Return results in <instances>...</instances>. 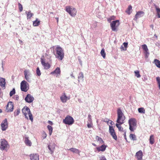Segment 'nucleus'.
Instances as JSON below:
<instances>
[{"label": "nucleus", "mask_w": 160, "mask_h": 160, "mask_svg": "<svg viewBox=\"0 0 160 160\" xmlns=\"http://www.w3.org/2000/svg\"><path fill=\"white\" fill-rule=\"evenodd\" d=\"M48 122L51 125H52V122L50 121H48Z\"/></svg>", "instance_id": "53"}, {"label": "nucleus", "mask_w": 160, "mask_h": 160, "mask_svg": "<svg viewBox=\"0 0 160 160\" xmlns=\"http://www.w3.org/2000/svg\"><path fill=\"white\" fill-rule=\"evenodd\" d=\"M132 9V7L130 5L128 6V9L126 11V12L128 14H130L131 13L130 11Z\"/></svg>", "instance_id": "42"}, {"label": "nucleus", "mask_w": 160, "mask_h": 160, "mask_svg": "<svg viewBox=\"0 0 160 160\" xmlns=\"http://www.w3.org/2000/svg\"><path fill=\"white\" fill-rule=\"evenodd\" d=\"M130 138L133 141L136 140V136L133 134H130L129 136Z\"/></svg>", "instance_id": "36"}, {"label": "nucleus", "mask_w": 160, "mask_h": 160, "mask_svg": "<svg viewBox=\"0 0 160 160\" xmlns=\"http://www.w3.org/2000/svg\"><path fill=\"white\" fill-rule=\"evenodd\" d=\"M144 14V13L143 11L138 12L135 15V17L134 18V20H136L138 18L142 17Z\"/></svg>", "instance_id": "19"}, {"label": "nucleus", "mask_w": 160, "mask_h": 160, "mask_svg": "<svg viewBox=\"0 0 160 160\" xmlns=\"http://www.w3.org/2000/svg\"><path fill=\"white\" fill-rule=\"evenodd\" d=\"M96 140L99 141V142L101 144H103L104 143L103 141L102 140V138L99 137L98 136H96Z\"/></svg>", "instance_id": "35"}, {"label": "nucleus", "mask_w": 160, "mask_h": 160, "mask_svg": "<svg viewBox=\"0 0 160 160\" xmlns=\"http://www.w3.org/2000/svg\"><path fill=\"white\" fill-rule=\"evenodd\" d=\"M60 72L61 70L60 68L58 67H57L54 71L51 73V74H56L57 75L56 76L57 77L58 75H60Z\"/></svg>", "instance_id": "24"}, {"label": "nucleus", "mask_w": 160, "mask_h": 160, "mask_svg": "<svg viewBox=\"0 0 160 160\" xmlns=\"http://www.w3.org/2000/svg\"><path fill=\"white\" fill-rule=\"evenodd\" d=\"M138 111L140 113L144 114L145 113V110L143 108H139Z\"/></svg>", "instance_id": "33"}, {"label": "nucleus", "mask_w": 160, "mask_h": 160, "mask_svg": "<svg viewBox=\"0 0 160 160\" xmlns=\"http://www.w3.org/2000/svg\"><path fill=\"white\" fill-rule=\"evenodd\" d=\"M118 118L117 122L118 123L116 124V126L118 128L119 131L122 130L123 128L120 126V125L122 124L124 122V120L125 119L123 113L120 109L119 108L117 111Z\"/></svg>", "instance_id": "1"}, {"label": "nucleus", "mask_w": 160, "mask_h": 160, "mask_svg": "<svg viewBox=\"0 0 160 160\" xmlns=\"http://www.w3.org/2000/svg\"><path fill=\"white\" fill-rule=\"evenodd\" d=\"M109 132L113 138L115 140L117 139V137L114 130L112 126H109Z\"/></svg>", "instance_id": "13"}, {"label": "nucleus", "mask_w": 160, "mask_h": 160, "mask_svg": "<svg viewBox=\"0 0 160 160\" xmlns=\"http://www.w3.org/2000/svg\"><path fill=\"white\" fill-rule=\"evenodd\" d=\"M158 87H159V89H160V84L158 85Z\"/></svg>", "instance_id": "61"}, {"label": "nucleus", "mask_w": 160, "mask_h": 160, "mask_svg": "<svg viewBox=\"0 0 160 160\" xmlns=\"http://www.w3.org/2000/svg\"><path fill=\"white\" fill-rule=\"evenodd\" d=\"M158 85L160 84V81L158 82Z\"/></svg>", "instance_id": "59"}, {"label": "nucleus", "mask_w": 160, "mask_h": 160, "mask_svg": "<svg viewBox=\"0 0 160 160\" xmlns=\"http://www.w3.org/2000/svg\"><path fill=\"white\" fill-rule=\"evenodd\" d=\"M39 155L37 154H32L30 155L31 160H39Z\"/></svg>", "instance_id": "21"}, {"label": "nucleus", "mask_w": 160, "mask_h": 160, "mask_svg": "<svg viewBox=\"0 0 160 160\" xmlns=\"http://www.w3.org/2000/svg\"><path fill=\"white\" fill-rule=\"evenodd\" d=\"M154 36H155L156 38H157V36L156 34L154 35Z\"/></svg>", "instance_id": "63"}, {"label": "nucleus", "mask_w": 160, "mask_h": 160, "mask_svg": "<svg viewBox=\"0 0 160 160\" xmlns=\"http://www.w3.org/2000/svg\"><path fill=\"white\" fill-rule=\"evenodd\" d=\"M115 17L113 16H111L110 18L108 19V21L109 22H111L112 20H114L115 19Z\"/></svg>", "instance_id": "45"}, {"label": "nucleus", "mask_w": 160, "mask_h": 160, "mask_svg": "<svg viewBox=\"0 0 160 160\" xmlns=\"http://www.w3.org/2000/svg\"><path fill=\"white\" fill-rule=\"evenodd\" d=\"M156 80L157 82H160V78L159 77H157L156 78Z\"/></svg>", "instance_id": "52"}, {"label": "nucleus", "mask_w": 160, "mask_h": 160, "mask_svg": "<svg viewBox=\"0 0 160 160\" xmlns=\"http://www.w3.org/2000/svg\"><path fill=\"white\" fill-rule=\"evenodd\" d=\"M2 69H3V63H2Z\"/></svg>", "instance_id": "62"}, {"label": "nucleus", "mask_w": 160, "mask_h": 160, "mask_svg": "<svg viewBox=\"0 0 160 160\" xmlns=\"http://www.w3.org/2000/svg\"><path fill=\"white\" fill-rule=\"evenodd\" d=\"M8 121L7 119H5L2 122L1 125V129L3 131L6 130L8 128Z\"/></svg>", "instance_id": "16"}, {"label": "nucleus", "mask_w": 160, "mask_h": 160, "mask_svg": "<svg viewBox=\"0 0 160 160\" xmlns=\"http://www.w3.org/2000/svg\"><path fill=\"white\" fill-rule=\"evenodd\" d=\"M66 11L72 17H74L76 15L77 12L75 8L70 6L66 7Z\"/></svg>", "instance_id": "4"}, {"label": "nucleus", "mask_w": 160, "mask_h": 160, "mask_svg": "<svg viewBox=\"0 0 160 160\" xmlns=\"http://www.w3.org/2000/svg\"><path fill=\"white\" fill-rule=\"evenodd\" d=\"M41 62L42 65L43 66L44 69H47L50 68V66L49 64L47 62H46L44 59L42 58H41Z\"/></svg>", "instance_id": "18"}, {"label": "nucleus", "mask_w": 160, "mask_h": 160, "mask_svg": "<svg viewBox=\"0 0 160 160\" xmlns=\"http://www.w3.org/2000/svg\"><path fill=\"white\" fill-rule=\"evenodd\" d=\"M13 98L15 100H18L19 99V97L18 95H15L13 97Z\"/></svg>", "instance_id": "47"}, {"label": "nucleus", "mask_w": 160, "mask_h": 160, "mask_svg": "<svg viewBox=\"0 0 160 160\" xmlns=\"http://www.w3.org/2000/svg\"><path fill=\"white\" fill-rule=\"evenodd\" d=\"M24 142L26 145L29 146H31L32 145V142L29 139L28 137H25L24 138Z\"/></svg>", "instance_id": "26"}, {"label": "nucleus", "mask_w": 160, "mask_h": 160, "mask_svg": "<svg viewBox=\"0 0 160 160\" xmlns=\"http://www.w3.org/2000/svg\"><path fill=\"white\" fill-rule=\"evenodd\" d=\"M13 104L12 102H8L6 107V112H10L12 111L13 109Z\"/></svg>", "instance_id": "12"}, {"label": "nucleus", "mask_w": 160, "mask_h": 160, "mask_svg": "<svg viewBox=\"0 0 160 160\" xmlns=\"http://www.w3.org/2000/svg\"><path fill=\"white\" fill-rule=\"evenodd\" d=\"M92 144L94 146H96V145L95 144L93 143Z\"/></svg>", "instance_id": "57"}, {"label": "nucleus", "mask_w": 160, "mask_h": 160, "mask_svg": "<svg viewBox=\"0 0 160 160\" xmlns=\"http://www.w3.org/2000/svg\"><path fill=\"white\" fill-rule=\"evenodd\" d=\"M47 128L49 131V134L50 135H51L52 132V126L49 125L48 126Z\"/></svg>", "instance_id": "34"}, {"label": "nucleus", "mask_w": 160, "mask_h": 160, "mask_svg": "<svg viewBox=\"0 0 160 160\" xmlns=\"http://www.w3.org/2000/svg\"><path fill=\"white\" fill-rule=\"evenodd\" d=\"M84 76L82 72H81L79 74L78 78V81L79 82H82L84 80Z\"/></svg>", "instance_id": "25"}, {"label": "nucleus", "mask_w": 160, "mask_h": 160, "mask_svg": "<svg viewBox=\"0 0 160 160\" xmlns=\"http://www.w3.org/2000/svg\"><path fill=\"white\" fill-rule=\"evenodd\" d=\"M108 122H109L111 125H112L114 124V122L111 120H108Z\"/></svg>", "instance_id": "50"}, {"label": "nucleus", "mask_w": 160, "mask_h": 160, "mask_svg": "<svg viewBox=\"0 0 160 160\" xmlns=\"http://www.w3.org/2000/svg\"><path fill=\"white\" fill-rule=\"evenodd\" d=\"M74 122L73 118L70 116L67 115L65 117V119L63 120V122L66 124L69 125H72Z\"/></svg>", "instance_id": "7"}, {"label": "nucleus", "mask_w": 160, "mask_h": 160, "mask_svg": "<svg viewBox=\"0 0 160 160\" xmlns=\"http://www.w3.org/2000/svg\"><path fill=\"white\" fill-rule=\"evenodd\" d=\"M142 46L144 51L145 58H148L150 54L147 46L146 44L142 45Z\"/></svg>", "instance_id": "11"}, {"label": "nucleus", "mask_w": 160, "mask_h": 160, "mask_svg": "<svg viewBox=\"0 0 160 160\" xmlns=\"http://www.w3.org/2000/svg\"><path fill=\"white\" fill-rule=\"evenodd\" d=\"M47 134L45 132H44L42 134V137L43 139L46 138L47 137Z\"/></svg>", "instance_id": "48"}, {"label": "nucleus", "mask_w": 160, "mask_h": 160, "mask_svg": "<svg viewBox=\"0 0 160 160\" xmlns=\"http://www.w3.org/2000/svg\"><path fill=\"white\" fill-rule=\"evenodd\" d=\"M9 145L8 142L5 139H1V144L0 145V149L2 150H5L6 151L9 149Z\"/></svg>", "instance_id": "5"}, {"label": "nucleus", "mask_w": 160, "mask_h": 160, "mask_svg": "<svg viewBox=\"0 0 160 160\" xmlns=\"http://www.w3.org/2000/svg\"><path fill=\"white\" fill-rule=\"evenodd\" d=\"M50 14H51H51H52V13H53V12H50Z\"/></svg>", "instance_id": "64"}, {"label": "nucleus", "mask_w": 160, "mask_h": 160, "mask_svg": "<svg viewBox=\"0 0 160 160\" xmlns=\"http://www.w3.org/2000/svg\"><path fill=\"white\" fill-rule=\"evenodd\" d=\"M5 78H0V85L2 88H5Z\"/></svg>", "instance_id": "23"}, {"label": "nucleus", "mask_w": 160, "mask_h": 160, "mask_svg": "<svg viewBox=\"0 0 160 160\" xmlns=\"http://www.w3.org/2000/svg\"><path fill=\"white\" fill-rule=\"evenodd\" d=\"M87 123V127L88 128H92V121L91 118V115L90 114H89L88 115Z\"/></svg>", "instance_id": "15"}, {"label": "nucleus", "mask_w": 160, "mask_h": 160, "mask_svg": "<svg viewBox=\"0 0 160 160\" xmlns=\"http://www.w3.org/2000/svg\"><path fill=\"white\" fill-rule=\"evenodd\" d=\"M156 46H157L158 47V48H160V43L159 42H157L156 43Z\"/></svg>", "instance_id": "51"}, {"label": "nucleus", "mask_w": 160, "mask_h": 160, "mask_svg": "<svg viewBox=\"0 0 160 160\" xmlns=\"http://www.w3.org/2000/svg\"><path fill=\"white\" fill-rule=\"evenodd\" d=\"M15 93V88H13L12 91H11L9 93L10 97H12L13 95Z\"/></svg>", "instance_id": "44"}, {"label": "nucleus", "mask_w": 160, "mask_h": 160, "mask_svg": "<svg viewBox=\"0 0 160 160\" xmlns=\"http://www.w3.org/2000/svg\"><path fill=\"white\" fill-rule=\"evenodd\" d=\"M149 141L150 142V143L151 144H153L154 142V135H151L150 137V138L149 139Z\"/></svg>", "instance_id": "29"}, {"label": "nucleus", "mask_w": 160, "mask_h": 160, "mask_svg": "<svg viewBox=\"0 0 160 160\" xmlns=\"http://www.w3.org/2000/svg\"><path fill=\"white\" fill-rule=\"evenodd\" d=\"M129 129L131 131H134L136 129V120L134 118H131L129 120Z\"/></svg>", "instance_id": "8"}, {"label": "nucleus", "mask_w": 160, "mask_h": 160, "mask_svg": "<svg viewBox=\"0 0 160 160\" xmlns=\"http://www.w3.org/2000/svg\"><path fill=\"white\" fill-rule=\"evenodd\" d=\"M55 19L57 20V22L58 23V17H57V18H55Z\"/></svg>", "instance_id": "54"}, {"label": "nucleus", "mask_w": 160, "mask_h": 160, "mask_svg": "<svg viewBox=\"0 0 160 160\" xmlns=\"http://www.w3.org/2000/svg\"><path fill=\"white\" fill-rule=\"evenodd\" d=\"M40 23V21L38 20V19H36V20L34 21L33 22V25L34 26H38Z\"/></svg>", "instance_id": "30"}, {"label": "nucleus", "mask_w": 160, "mask_h": 160, "mask_svg": "<svg viewBox=\"0 0 160 160\" xmlns=\"http://www.w3.org/2000/svg\"><path fill=\"white\" fill-rule=\"evenodd\" d=\"M107 146L103 144L100 147L97 148V149L98 151L103 152L105 150Z\"/></svg>", "instance_id": "27"}, {"label": "nucleus", "mask_w": 160, "mask_h": 160, "mask_svg": "<svg viewBox=\"0 0 160 160\" xmlns=\"http://www.w3.org/2000/svg\"><path fill=\"white\" fill-rule=\"evenodd\" d=\"M2 112V110L1 109H0V113Z\"/></svg>", "instance_id": "60"}, {"label": "nucleus", "mask_w": 160, "mask_h": 160, "mask_svg": "<svg viewBox=\"0 0 160 160\" xmlns=\"http://www.w3.org/2000/svg\"><path fill=\"white\" fill-rule=\"evenodd\" d=\"M136 156L138 160H141L142 157V151L140 150L137 152L136 154Z\"/></svg>", "instance_id": "22"}, {"label": "nucleus", "mask_w": 160, "mask_h": 160, "mask_svg": "<svg viewBox=\"0 0 160 160\" xmlns=\"http://www.w3.org/2000/svg\"><path fill=\"white\" fill-rule=\"evenodd\" d=\"M100 53H101V55L103 57V58H105L106 57V53L105 52V50H104V49L103 48L101 50V51L100 52Z\"/></svg>", "instance_id": "38"}, {"label": "nucleus", "mask_w": 160, "mask_h": 160, "mask_svg": "<svg viewBox=\"0 0 160 160\" xmlns=\"http://www.w3.org/2000/svg\"><path fill=\"white\" fill-rule=\"evenodd\" d=\"M128 43L124 42L123 44V45H124L125 48H124L122 46H121V48L122 50L124 51H126V48L128 46Z\"/></svg>", "instance_id": "39"}, {"label": "nucleus", "mask_w": 160, "mask_h": 160, "mask_svg": "<svg viewBox=\"0 0 160 160\" xmlns=\"http://www.w3.org/2000/svg\"><path fill=\"white\" fill-rule=\"evenodd\" d=\"M25 78L26 80L28 82L31 81V74L29 70L25 69L24 71Z\"/></svg>", "instance_id": "9"}, {"label": "nucleus", "mask_w": 160, "mask_h": 160, "mask_svg": "<svg viewBox=\"0 0 160 160\" xmlns=\"http://www.w3.org/2000/svg\"><path fill=\"white\" fill-rule=\"evenodd\" d=\"M134 73H135V76L138 78H139L141 77V75L139 73V72L138 71H135Z\"/></svg>", "instance_id": "41"}, {"label": "nucleus", "mask_w": 160, "mask_h": 160, "mask_svg": "<svg viewBox=\"0 0 160 160\" xmlns=\"http://www.w3.org/2000/svg\"><path fill=\"white\" fill-rule=\"evenodd\" d=\"M60 99L62 103H65L67 102L68 100L70 99V98L67 97L65 93H63L60 97Z\"/></svg>", "instance_id": "17"}, {"label": "nucleus", "mask_w": 160, "mask_h": 160, "mask_svg": "<svg viewBox=\"0 0 160 160\" xmlns=\"http://www.w3.org/2000/svg\"><path fill=\"white\" fill-rule=\"evenodd\" d=\"M120 25L119 21V20L113 21L110 22V26L112 30L113 31H117V28Z\"/></svg>", "instance_id": "6"}, {"label": "nucleus", "mask_w": 160, "mask_h": 160, "mask_svg": "<svg viewBox=\"0 0 160 160\" xmlns=\"http://www.w3.org/2000/svg\"><path fill=\"white\" fill-rule=\"evenodd\" d=\"M27 84H28L25 81L23 80L21 82V89L22 91L26 92L28 90V88Z\"/></svg>", "instance_id": "10"}, {"label": "nucleus", "mask_w": 160, "mask_h": 160, "mask_svg": "<svg viewBox=\"0 0 160 160\" xmlns=\"http://www.w3.org/2000/svg\"><path fill=\"white\" fill-rule=\"evenodd\" d=\"M68 150H70L71 152L77 154H79L80 151L77 149L74 148H71L68 149Z\"/></svg>", "instance_id": "28"}, {"label": "nucleus", "mask_w": 160, "mask_h": 160, "mask_svg": "<svg viewBox=\"0 0 160 160\" xmlns=\"http://www.w3.org/2000/svg\"><path fill=\"white\" fill-rule=\"evenodd\" d=\"M34 100V98L32 96L28 94L27 95L25 98V101L28 103H30L33 102Z\"/></svg>", "instance_id": "14"}, {"label": "nucleus", "mask_w": 160, "mask_h": 160, "mask_svg": "<svg viewBox=\"0 0 160 160\" xmlns=\"http://www.w3.org/2000/svg\"><path fill=\"white\" fill-rule=\"evenodd\" d=\"M53 53L56 58L62 60L64 58V54L63 49L59 46H54Z\"/></svg>", "instance_id": "2"}, {"label": "nucleus", "mask_w": 160, "mask_h": 160, "mask_svg": "<svg viewBox=\"0 0 160 160\" xmlns=\"http://www.w3.org/2000/svg\"><path fill=\"white\" fill-rule=\"evenodd\" d=\"M55 147V144L54 143H52L48 145V148L50 150V153L52 154L54 152Z\"/></svg>", "instance_id": "20"}, {"label": "nucleus", "mask_w": 160, "mask_h": 160, "mask_svg": "<svg viewBox=\"0 0 160 160\" xmlns=\"http://www.w3.org/2000/svg\"><path fill=\"white\" fill-rule=\"evenodd\" d=\"M36 73H37V75L38 76H40L41 75V73L39 69V68L38 67H37V68Z\"/></svg>", "instance_id": "43"}, {"label": "nucleus", "mask_w": 160, "mask_h": 160, "mask_svg": "<svg viewBox=\"0 0 160 160\" xmlns=\"http://www.w3.org/2000/svg\"><path fill=\"white\" fill-rule=\"evenodd\" d=\"M154 62L157 67L160 68V61L159 60L155 59Z\"/></svg>", "instance_id": "31"}, {"label": "nucleus", "mask_w": 160, "mask_h": 160, "mask_svg": "<svg viewBox=\"0 0 160 160\" xmlns=\"http://www.w3.org/2000/svg\"><path fill=\"white\" fill-rule=\"evenodd\" d=\"M156 9L158 18H160V8L156 6Z\"/></svg>", "instance_id": "37"}, {"label": "nucleus", "mask_w": 160, "mask_h": 160, "mask_svg": "<svg viewBox=\"0 0 160 160\" xmlns=\"http://www.w3.org/2000/svg\"><path fill=\"white\" fill-rule=\"evenodd\" d=\"M26 13L27 14V19L30 18L33 15V14L30 11L28 12L26 11Z\"/></svg>", "instance_id": "32"}, {"label": "nucleus", "mask_w": 160, "mask_h": 160, "mask_svg": "<svg viewBox=\"0 0 160 160\" xmlns=\"http://www.w3.org/2000/svg\"><path fill=\"white\" fill-rule=\"evenodd\" d=\"M100 160H107L104 156L101 157L100 158Z\"/></svg>", "instance_id": "49"}, {"label": "nucleus", "mask_w": 160, "mask_h": 160, "mask_svg": "<svg viewBox=\"0 0 160 160\" xmlns=\"http://www.w3.org/2000/svg\"><path fill=\"white\" fill-rule=\"evenodd\" d=\"M71 76L72 77H73L74 78V76H73V75H72V74L71 75Z\"/></svg>", "instance_id": "58"}, {"label": "nucleus", "mask_w": 160, "mask_h": 160, "mask_svg": "<svg viewBox=\"0 0 160 160\" xmlns=\"http://www.w3.org/2000/svg\"><path fill=\"white\" fill-rule=\"evenodd\" d=\"M150 27H151V28H153V25H150Z\"/></svg>", "instance_id": "56"}, {"label": "nucleus", "mask_w": 160, "mask_h": 160, "mask_svg": "<svg viewBox=\"0 0 160 160\" xmlns=\"http://www.w3.org/2000/svg\"><path fill=\"white\" fill-rule=\"evenodd\" d=\"M124 138H125L126 140V139H127V138H126V135L125 133V134H124Z\"/></svg>", "instance_id": "55"}, {"label": "nucleus", "mask_w": 160, "mask_h": 160, "mask_svg": "<svg viewBox=\"0 0 160 160\" xmlns=\"http://www.w3.org/2000/svg\"><path fill=\"white\" fill-rule=\"evenodd\" d=\"M18 7L20 12H22L23 10L22 5L20 3H18Z\"/></svg>", "instance_id": "46"}, {"label": "nucleus", "mask_w": 160, "mask_h": 160, "mask_svg": "<svg viewBox=\"0 0 160 160\" xmlns=\"http://www.w3.org/2000/svg\"><path fill=\"white\" fill-rule=\"evenodd\" d=\"M22 112L23 114L24 115L25 118L27 119H28V115L29 116V119L32 122L33 121V117L32 114L30 110L28 107H24L22 109Z\"/></svg>", "instance_id": "3"}, {"label": "nucleus", "mask_w": 160, "mask_h": 160, "mask_svg": "<svg viewBox=\"0 0 160 160\" xmlns=\"http://www.w3.org/2000/svg\"><path fill=\"white\" fill-rule=\"evenodd\" d=\"M20 112V109H17L14 112V116L16 117L18 115Z\"/></svg>", "instance_id": "40"}]
</instances>
